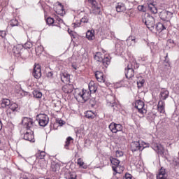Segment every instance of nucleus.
I'll list each match as a JSON object with an SVG mask.
<instances>
[{
	"label": "nucleus",
	"mask_w": 179,
	"mask_h": 179,
	"mask_svg": "<svg viewBox=\"0 0 179 179\" xmlns=\"http://www.w3.org/2000/svg\"><path fill=\"white\" fill-rule=\"evenodd\" d=\"M139 68V64L136 63V60L134 58L129 60V64H128L127 69L124 70V73L127 79H131L135 76V70Z\"/></svg>",
	"instance_id": "nucleus-1"
},
{
	"label": "nucleus",
	"mask_w": 179,
	"mask_h": 179,
	"mask_svg": "<svg viewBox=\"0 0 179 179\" xmlns=\"http://www.w3.org/2000/svg\"><path fill=\"white\" fill-rule=\"evenodd\" d=\"M94 58L96 62L102 64L103 69H107L108 65L111 64V57H110V56H104L103 53L100 52H96L94 55Z\"/></svg>",
	"instance_id": "nucleus-2"
},
{
	"label": "nucleus",
	"mask_w": 179,
	"mask_h": 179,
	"mask_svg": "<svg viewBox=\"0 0 179 179\" xmlns=\"http://www.w3.org/2000/svg\"><path fill=\"white\" fill-rule=\"evenodd\" d=\"M13 52L17 58L26 59L29 57V50L23 48V45H17L13 47Z\"/></svg>",
	"instance_id": "nucleus-3"
},
{
	"label": "nucleus",
	"mask_w": 179,
	"mask_h": 179,
	"mask_svg": "<svg viewBox=\"0 0 179 179\" xmlns=\"http://www.w3.org/2000/svg\"><path fill=\"white\" fill-rule=\"evenodd\" d=\"M109 160L112 164V169L114 171L113 176H115L117 173L121 174L124 172L125 168L124 166L120 165L121 162L118 159L110 157Z\"/></svg>",
	"instance_id": "nucleus-4"
},
{
	"label": "nucleus",
	"mask_w": 179,
	"mask_h": 179,
	"mask_svg": "<svg viewBox=\"0 0 179 179\" xmlns=\"http://www.w3.org/2000/svg\"><path fill=\"white\" fill-rule=\"evenodd\" d=\"M73 94L76 99H81L84 103H86V101L90 99L92 94L85 89L80 90L79 88H76L74 90Z\"/></svg>",
	"instance_id": "nucleus-5"
},
{
	"label": "nucleus",
	"mask_w": 179,
	"mask_h": 179,
	"mask_svg": "<svg viewBox=\"0 0 179 179\" xmlns=\"http://www.w3.org/2000/svg\"><path fill=\"white\" fill-rule=\"evenodd\" d=\"M151 148L157 153L158 156H161V157L167 159V156H169V151L164 149V147H163L162 144L152 143Z\"/></svg>",
	"instance_id": "nucleus-6"
},
{
	"label": "nucleus",
	"mask_w": 179,
	"mask_h": 179,
	"mask_svg": "<svg viewBox=\"0 0 179 179\" xmlns=\"http://www.w3.org/2000/svg\"><path fill=\"white\" fill-rule=\"evenodd\" d=\"M142 22L144 23V24H145L148 29L150 30V31H153V29L156 26L155 20L153 16L147 14L144 16V17H143Z\"/></svg>",
	"instance_id": "nucleus-7"
},
{
	"label": "nucleus",
	"mask_w": 179,
	"mask_h": 179,
	"mask_svg": "<svg viewBox=\"0 0 179 179\" xmlns=\"http://www.w3.org/2000/svg\"><path fill=\"white\" fill-rule=\"evenodd\" d=\"M22 124L24 128L28 131L33 129V127H34V122L33 121V119L28 117H22Z\"/></svg>",
	"instance_id": "nucleus-8"
},
{
	"label": "nucleus",
	"mask_w": 179,
	"mask_h": 179,
	"mask_svg": "<svg viewBox=\"0 0 179 179\" xmlns=\"http://www.w3.org/2000/svg\"><path fill=\"white\" fill-rule=\"evenodd\" d=\"M36 120L40 125V127H47L50 121V118L45 114H39L36 116Z\"/></svg>",
	"instance_id": "nucleus-9"
},
{
	"label": "nucleus",
	"mask_w": 179,
	"mask_h": 179,
	"mask_svg": "<svg viewBox=\"0 0 179 179\" xmlns=\"http://www.w3.org/2000/svg\"><path fill=\"white\" fill-rule=\"evenodd\" d=\"M85 2H87L92 6V13H94V15H100L101 8L96 0H86Z\"/></svg>",
	"instance_id": "nucleus-10"
},
{
	"label": "nucleus",
	"mask_w": 179,
	"mask_h": 179,
	"mask_svg": "<svg viewBox=\"0 0 179 179\" xmlns=\"http://www.w3.org/2000/svg\"><path fill=\"white\" fill-rule=\"evenodd\" d=\"M173 13L166 10H164L159 13L160 19L164 22H170L171 17H173Z\"/></svg>",
	"instance_id": "nucleus-11"
},
{
	"label": "nucleus",
	"mask_w": 179,
	"mask_h": 179,
	"mask_svg": "<svg viewBox=\"0 0 179 179\" xmlns=\"http://www.w3.org/2000/svg\"><path fill=\"white\" fill-rule=\"evenodd\" d=\"M134 107L138 110L140 114H146L147 110L145 108V102H143V101L141 99L136 100Z\"/></svg>",
	"instance_id": "nucleus-12"
},
{
	"label": "nucleus",
	"mask_w": 179,
	"mask_h": 179,
	"mask_svg": "<svg viewBox=\"0 0 179 179\" xmlns=\"http://www.w3.org/2000/svg\"><path fill=\"white\" fill-rule=\"evenodd\" d=\"M108 128L110 131H112V134H117V132L122 131L124 127H122V124L120 123L117 124L115 122H111L109 124Z\"/></svg>",
	"instance_id": "nucleus-13"
},
{
	"label": "nucleus",
	"mask_w": 179,
	"mask_h": 179,
	"mask_svg": "<svg viewBox=\"0 0 179 179\" xmlns=\"http://www.w3.org/2000/svg\"><path fill=\"white\" fill-rule=\"evenodd\" d=\"M144 148L143 144H141L139 141H133L130 144V149L131 152H142Z\"/></svg>",
	"instance_id": "nucleus-14"
},
{
	"label": "nucleus",
	"mask_w": 179,
	"mask_h": 179,
	"mask_svg": "<svg viewBox=\"0 0 179 179\" xmlns=\"http://www.w3.org/2000/svg\"><path fill=\"white\" fill-rule=\"evenodd\" d=\"M32 75L35 79H40L41 78V66L39 64H35Z\"/></svg>",
	"instance_id": "nucleus-15"
},
{
	"label": "nucleus",
	"mask_w": 179,
	"mask_h": 179,
	"mask_svg": "<svg viewBox=\"0 0 179 179\" xmlns=\"http://www.w3.org/2000/svg\"><path fill=\"white\" fill-rule=\"evenodd\" d=\"M106 99L108 107H114V106H115V95L108 94L106 96Z\"/></svg>",
	"instance_id": "nucleus-16"
},
{
	"label": "nucleus",
	"mask_w": 179,
	"mask_h": 179,
	"mask_svg": "<svg viewBox=\"0 0 179 179\" xmlns=\"http://www.w3.org/2000/svg\"><path fill=\"white\" fill-rule=\"evenodd\" d=\"M23 138L25 141H28L29 142H34V132L31 130H28V131L24 134Z\"/></svg>",
	"instance_id": "nucleus-17"
},
{
	"label": "nucleus",
	"mask_w": 179,
	"mask_h": 179,
	"mask_svg": "<svg viewBox=\"0 0 179 179\" xmlns=\"http://www.w3.org/2000/svg\"><path fill=\"white\" fill-rule=\"evenodd\" d=\"M157 110L160 114H166V102L159 100L157 104Z\"/></svg>",
	"instance_id": "nucleus-18"
},
{
	"label": "nucleus",
	"mask_w": 179,
	"mask_h": 179,
	"mask_svg": "<svg viewBox=\"0 0 179 179\" xmlns=\"http://www.w3.org/2000/svg\"><path fill=\"white\" fill-rule=\"evenodd\" d=\"M55 10L56 13H57V15H60V16H64L66 13L64 5L61 3H58V4L55 7Z\"/></svg>",
	"instance_id": "nucleus-19"
},
{
	"label": "nucleus",
	"mask_w": 179,
	"mask_h": 179,
	"mask_svg": "<svg viewBox=\"0 0 179 179\" xmlns=\"http://www.w3.org/2000/svg\"><path fill=\"white\" fill-rule=\"evenodd\" d=\"M169 94L170 93L169 92V90H167V89L162 88L159 94V100H162V101H164V100L169 99Z\"/></svg>",
	"instance_id": "nucleus-20"
},
{
	"label": "nucleus",
	"mask_w": 179,
	"mask_h": 179,
	"mask_svg": "<svg viewBox=\"0 0 179 179\" xmlns=\"http://www.w3.org/2000/svg\"><path fill=\"white\" fill-rule=\"evenodd\" d=\"M95 78L97 82H99L100 83H104L106 82V77H104V73L101 71H96Z\"/></svg>",
	"instance_id": "nucleus-21"
},
{
	"label": "nucleus",
	"mask_w": 179,
	"mask_h": 179,
	"mask_svg": "<svg viewBox=\"0 0 179 179\" xmlns=\"http://www.w3.org/2000/svg\"><path fill=\"white\" fill-rule=\"evenodd\" d=\"M10 103H12L10 99L8 98H2L0 101V108H8Z\"/></svg>",
	"instance_id": "nucleus-22"
},
{
	"label": "nucleus",
	"mask_w": 179,
	"mask_h": 179,
	"mask_svg": "<svg viewBox=\"0 0 179 179\" xmlns=\"http://www.w3.org/2000/svg\"><path fill=\"white\" fill-rule=\"evenodd\" d=\"M115 10L118 13L125 12V10H127V6H125V3L122 2H117L115 6Z\"/></svg>",
	"instance_id": "nucleus-23"
},
{
	"label": "nucleus",
	"mask_w": 179,
	"mask_h": 179,
	"mask_svg": "<svg viewBox=\"0 0 179 179\" xmlns=\"http://www.w3.org/2000/svg\"><path fill=\"white\" fill-rule=\"evenodd\" d=\"M74 89L75 88L73 87V85L72 84H66L62 87V91L64 92V93H66L67 94L72 93Z\"/></svg>",
	"instance_id": "nucleus-24"
},
{
	"label": "nucleus",
	"mask_w": 179,
	"mask_h": 179,
	"mask_svg": "<svg viewBox=\"0 0 179 179\" xmlns=\"http://www.w3.org/2000/svg\"><path fill=\"white\" fill-rule=\"evenodd\" d=\"M60 78L63 83H68V82L71 80V75H69L68 73H62L60 74Z\"/></svg>",
	"instance_id": "nucleus-25"
},
{
	"label": "nucleus",
	"mask_w": 179,
	"mask_h": 179,
	"mask_svg": "<svg viewBox=\"0 0 179 179\" xmlns=\"http://www.w3.org/2000/svg\"><path fill=\"white\" fill-rule=\"evenodd\" d=\"M157 179H167V173H166V169L163 168L160 169L158 175H157Z\"/></svg>",
	"instance_id": "nucleus-26"
},
{
	"label": "nucleus",
	"mask_w": 179,
	"mask_h": 179,
	"mask_svg": "<svg viewBox=\"0 0 179 179\" xmlns=\"http://www.w3.org/2000/svg\"><path fill=\"white\" fill-rule=\"evenodd\" d=\"M12 111V113H15L16 111H19V105L15 102H11L10 106H8V112Z\"/></svg>",
	"instance_id": "nucleus-27"
},
{
	"label": "nucleus",
	"mask_w": 179,
	"mask_h": 179,
	"mask_svg": "<svg viewBox=\"0 0 179 179\" xmlns=\"http://www.w3.org/2000/svg\"><path fill=\"white\" fill-rule=\"evenodd\" d=\"M88 87L90 90L89 92L90 93V94H92V93H96V92H97V87L96 86V84L93 81H91L89 83Z\"/></svg>",
	"instance_id": "nucleus-28"
},
{
	"label": "nucleus",
	"mask_w": 179,
	"mask_h": 179,
	"mask_svg": "<svg viewBox=\"0 0 179 179\" xmlns=\"http://www.w3.org/2000/svg\"><path fill=\"white\" fill-rule=\"evenodd\" d=\"M78 176L76 172H66L64 173V178L66 179H76Z\"/></svg>",
	"instance_id": "nucleus-29"
},
{
	"label": "nucleus",
	"mask_w": 179,
	"mask_h": 179,
	"mask_svg": "<svg viewBox=\"0 0 179 179\" xmlns=\"http://www.w3.org/2000/svg\"><path fill=\"white\" fill-rule=\"evenodd\" d=\"M86 38L90 41L94 40V30H88L86 33Z\"/></svg>",
	"instance_id": "nucleus-30"
},
{
	"label": "nucleus",
	"mask_w": 179,
	"mask_h": 179,
	"mask_svg": "<svg viewBox=\"0 0 179 179\" xmlns=\"http://www.w3.org/2000/svg\"><path fill=\"white\" fill-rule=\"evenodd\" d=\"M143 85H145V78L142 76H139L137 78V87L141 89V87H143Z\"/></svg>",
	"instance_id": "nucleus-31"
},
{
	"label": "nucleus",
	"mask_w": 179,
	"mask_h": 179,
	"mask_svg": "<svg viewBox=\"0 0 179 179\" xmlns=\"http://www.w3.org/2000/svg\"><path fill=\"white\" fill-rule=\"evenodd\" d=\"M155 29L157 30V31H163V30H166V27L163 23L158 22L155 25Z\"/></svg>",
	"instance_id": "nucleus-32"
},
{
	"label": "nucleus",
	"mask_w": 179,
	"mask_h": 179,
	"mask_svg": "<svg viewBox=\"0 0 179 179\" xmlns=\"http://www.w3.org/2000/svg\"><path fill=\"white\" fill-rule=\"evenodd\" d=\"M148 10H150L151 13H153L154 15H156V13H157V8L153 3H150L148 5Z\"/></svg>",
	"instance_id": "nucleus-33"
},
{
	"label": "nucleus",
	"mask_w": 179,
	"mask_h": 179,
	"mask_svg": "<svg viewBox=\"0 0 179 179\" xmlns=\"http://www.w3.org/2000/svg\"><path fill=\"white\" fill-rule=\"evenodd\" d=\"M45 22L48 26H55L54 24H55V19L54 17H48L45 18Z\"/></svg>",
	"instance_id": "nucleus-34"
},
{
	"label": "nucleus",
	"mask_w": 179,
	"mask_h": 179,
	"mask_svg": "<svg viewBox=\"0 0 179 179\" xmlns=\"http://www.w3.org/2000/svg\"><path fill=\"white\" fill-rule=\"evenodd\" d=\"M55 24L54 26H57V27H59V24H61V23H64V20L62 19H61V17H59L57 15L55 16Z\"/></svg>",
	"instance_id": "nucleus-35"
},
{
	"label": "nucleus",
	"mask_w": 179,
	"mask_h": 179,
	"mask_svg": "<svg viewBox=\"0 0 179 179\" xmlns=\"http://www.w3.org/2000/svg\"><path fill=\"white\" fill-rule=\"evenodd\" d=\"M73 142V138L71 136H69L66 138V142H65V145H64V148L69 150V145H71V143Z\"/></svg>",
	"instance_id": "nucleus-36"
},
{
	"label": "nucleus",
	"mask_w": 179,
	"mask_h": 179,
	"mask_svg": "<svg viewBox=\"0 0 179 179\" xmlns=\"http://www.w3.org/2000/svg\"><path fill=\"white\" fill-rule=\"evenodd\" d=\"M32 94L35 99H41L43 97V93L37 90H34Z\"/></svg>",
	"instance_id": "nucleus-37"
},
{
	"label": "nucleus",
	"mask_w": 179,
	"mask_h": 179,
	"mask_svg": "<svg viewBox=\"0 0 179 179\" xmlns=\"http://www.w3.org/2000/svg\"><path fill=\"white\" fill-rule=\"evenodd\" d=\"M85 117H86V118H88L89 120H93V118H94L96 117V115L94 114V113H93V111L87 110L85 113Z\"/></svg>",
	"instance_id": "nucleus-38"
},
{
	"label": "nucleus",
	"mask_w": 179,
	"mask_h": 179,
	"mask_svg": "<svg viewBox=\"0 0 179 179\" xmlns=\"http://www.w3.org/2000/svg\"><path fill=\"white\" fill-rule=\"evenodd\" d=\"M36 159H40L41 160L45 157V152L38 150V153L36 154Z\"/></svg>",
	"instance_id": "nucleus-39"
},
{
	"label": "nucleus",
	"mask_w": 179,
	"mask_h": 179,
	"mask_svg": "<svg viewBox=\"0 0 179 179\" xmlns=\"http://www.w3.org/2000/svg\"><path fill=\"white\" fill-rule=\"evenodd\" d=\"M61 166L58 164H52L51 170L53 173H57V171H59Z\"/></svg>",
	"instance_id": "nucleus-40"
},
{
	"label": "nucleus",
	"mask_w": 179,
	"mask_h": 179,
	"mask_svg": "<svg viewBox=\"0 0 179 179\" xmlns=\"http://www.w3.org/2000/svg\"><path fill=\"white\" fill-rule=\"evenodd\" d=\"M77 164L80 167H83V169H87V166H86V165L84 166L85 162H83V159H82V158H79V159H77Z\"/></svg>",
	"instance_id": "nucleus-41"
},
{
	"label": "nucleus",
	"mask_w": 179,
	"mask_h": 179,
	"mask_svg": "<svg viewBox=\"0 0 179 179\" xmlns=\"http://www.w3.org/2000/svg\"><path fill=\"white\" fill-rule=\"evenodd\" d=\"M80 23H89V15L85 14L84 16L80 20Z\"/></svg>",
	"instance_id": "nucleus-42"
},
{
	"label": "nucleus",
	"mask_w": 179,
	"mask_h": 179,
	"mask_svg": "<svg viewBox=\"0 0 179 179\" xmlns=\"http://www.w3.org/2000/svg\"><path fill=\"white\" fill-rule=\"evenodd\" d=\"M23 48H24V50H30V48H31V47H33V43L30 41H27V43H25L24 45H22Z\"/></svg>",
	"instance_id": "nucleus-43"
},
{
	"label": "nucleus",
	"mask_w": 179,
	"mask_h": 179,
	"mask_svg": "<svg viewBox=\"0 0 179 179\" xmlns=\"http://www.w3.org/2000/svg\"><path fill=\"white\" fill-rule=\"evenodd\" d=\"M127 43H131V44H135L136 43V38L135 36H130L129 38L127 39Z\"/></svg>",
	"instance_id": "nucleus-44"
},
{
	"label": "nucleus",
	"mask_w": 179,
	"mask_h": 179,
	"mask_svg": "<svg viewBox=\"0 0 179 179\" xmlns=\"http://www.w3.org/2000/svg\"><path fill=\"white\" fill-rule=\"evenodd\" d=\"M36 54H41V52H43V51H44V47H43V45H38L36 49Z\"/></svg>",
	"instance_id": "nucleus-45"
},
{
	"label": "nucleus",
	"mask_w": 179,
	"mask_h": 179,
	"mask_svg": "<svg viewBox=\"0 0 179 179\" xmlns=\"http://www.w3.org/2000/svg\"><path fill=\"white\" fill-rule=\"evenodd\" d=\"M10 24L12 27H15V26H19V21L16 19H13L10 22Z\"/></svg>",
	"instance_id": "nucleus-46"
},
{
	"label": "nucleus",
	"mask_w": 179,
	"mask_h": 179,
	"mask_svg": "<svg viewBox=\"0 0 179 179\" xmlns=\"http://www.w3.org/2000/svg\"><path fill=\"white\" fill-rule=\"evenodd\" d=\"M68 32L70 34L72 41H73V38H78V35L76 33L73 32L72 31H69V30H68Z\"/></svg>",
	"instance_id": "nucleus-47"
},
{
	"label": "nucleus",
	"mask_w": 179,
	"mask_h": 179,
	"mask_svg": "<svg viewBox=\"0 0 179 179\" xmlns=\"http://www.w3.org/2000/svg\"><path fill=\"white\" fill-rule=\"evenodd\" d=\"M116 157H122L124 156V152L121 150H117L115 152Z\"/></svg>",
	"instance_id": "nucleus-48"
},
{
	"label": "nucleus",
	"mask_w": 179,
	"mask_h": 179,
	"mask_svg": "<svg viewBox=\"0 0 179 179\" xmlns=\"http://www.w3.org/2000/svg\"><path fill=\"white\" fill-rule=\"evenodd\" d=\"M122 179H132V175L130 173H127Z\"/></svg>",
	"instance_id": "nucleus-49"
},
{
	"label": "nucleus",
	"mask_w": 179,
	"mask_h": 179,
	"mask_svg": "<svg viewBox=\"0 0 179 179\" xmlns=\"http://www.w3.org/2000/svg\"><path fill=\"white\" fill-rule=\"evenodd\" d=\"M0 36L2 37V38H5V37H6V31H0Z\"/></svg>",
	"instance_id": "nucleus-50"
},
{
	"label": "nucleus",
	"mask_w": 179,
	"mask_h": 179,
	"mask_svg": "<svg viewBox=\"0 0 179 179\" xmlns=\"http://www.w3.org/2000/svg\"><path fill=\"white\" fill-rule=\"evenodd\" d=\"M53 77H54V73H52V71H49L47 73V78H49L50 79H52Z\"/></svg>",
	"instance_id": "nucleus-51"
},
{
	"label": "nucleus",
	"mask_w": 179,
	"mask_h": 179,
	"mask_svg": "<svg viewBox=\"0 0 179 179\" xmlns=\"http://www.w3.org/2000/svg\"><path fill=\"white\" fill-rule=\"evenodd\" d=\"M2 6L6 7L8 6V5H9V0H4L2 3H1Z\"/></svg>",
	"instance_id": "nucleus-52"
},
{
	"label": "nucleus",
	"mask_w": 179,
	"mask_h": 179,
	"mask_svg": "<svg viewBox=\"0 0 179 179\" xmlns=\"http://www.w3.org/2000/svg\"><path fill=\"white\" fill-rule=\"evenodd\" d=\"M165 62H166V64H169V55L166 54V55L165 56Z\"/></svg>",
	"instance_id": "nucleus-53"
},
{
	"label": "nucleus",
	"mask_w": 179,
	"mask_h": 179,
	"mask_svg": "<svg viewBox=\"0 0 179 179\" xmlns=\"http://www.w3.org/2000/svg\"><path fill=\"white\" fill-rule=\"evenodd\" d=\"M58 124H59L61 126L64 125V124H65V122H64V120H58Z\"/></svg>",
	"instance_id": "nucleus-54"
},
{
	"label": "nucleus",
	"mask_w": 179,
	"mask_h": 179,
	"mask_svg": "<svg viewBox=\"0 0 179 179\" xmlns=\"http://www.w3.org/2000/svg\"><path fill=\"white\" fill-rule=\"evenodd\" d=\"M3 127V124L2 123V120L0 119V131H2Z\"/></svg>",
	"instance_id": "nucleus-55"
},
{
	"label": "nucleus",
	"mask_w": 179,
	"mask_h": 179,
	"mask_svg": "<svg viewBox=\"0 0 179 179\" xmlns=\"http://www.w3.org/2000/svg\"><path fill=\"white\" fill-rule=\"evenodd\" d=\"M71 66L73 69H75V71H76V69H78V66L76 64H72Z\"/></svg>",
	"instance_id": "nucleus-56"
},
{
	"label": "nucleus",
	"mask_w": 179,
	"mask_h": 179,
	"mask_svg": "<svg viewBox=\"0 0 179 179\" xmlns=\"http://www.w3.org/2000/svg\"><path fill=\"white\" fill-rule=\"evenodd\" d=\"M54 125L55 124H52V123L50 124V128L51 130L54 129Z\"/></svg>",
	"instance_id": "nucleus-57"
},
{
	"label": "nucleus",
	"mask_w": 179,
	"mask_h": 179,
	"mask_svg": "<svg viewBox=\"0 0 179 179\" xmlns=\"http://www.w3.org/2000/svg\"><path fill=\"white\" fill-rule=\"evenodd\" d=\"M174 166H178L179 163L176 161H173Z\"/></svg>",
	"instance_id": "nucleus-58"
},
{
	"label": "nucleus",
	"mask_w": 179,
	"mask_h": 179,
	"mask_svg": "<svg viewBox=\"0 0 179 179\" xmlns=\"http://www.w3.org/2000/svg\"><path fill=\"white\" fill-rule=\"evenodd\" d=\"M116 87H121L122 86V84H115Z\"/></svg>",
	"instance_id": "nucleus-59"
},
{
	"label": "nucleus",
	"mask_w": 179,
	"mask_h": 179,
	"mask_svg": "<svg viewBox=\"0 0 179 179\" xmlns=\"http://www.w3.org/2000/svg\"><path fill=\"white\" fill-rule=\"evenodd\" d=\"M141 8H143V6H139L138 7V9H141Z\"/></svg>",
	"instance_id": "nucleus-60"
},
{
	"label": "nucleus",
	"mask_w": 179,
	"mask_h": 179,
	"mask_svg": "<svg viewBox=\"0 0 179 179\" xmlns=\"http://www.w3.org/2000/svg\"><path fill=\"white\" fill-rule=\"evenodd\" d=\"M169 43H173L174 44V41H170Z\"/></svg>",
	"instance_id": "nucleus-61"
},
{
	"label": "nucleus",
	"mask_w": 179,
	"mask_h": 179,
	"mask_svg": "<svg viewBox=\"0 0 179 179\" xmlns=\"http://www.w3.org/2000/svg\"><path fill=\"white\" fill-rule=\"evenodd\" d=\"M80 26V24H79V25H77V27H79Z\"/></svg>",
	"instance_id": "nucleus-62"
},
{
	"label": "nucleus",
	"mask_w": 179,
	"mask_h": 179,
	"mask_svg": "<svg viewBox=\"0 0 179 179\" xmlns=\"http://www.w3.org/2000/svg\"><path fill=\"white\" fill-rule=\"evenodd\" d=\"M0 143H1V141H0Z\"/></svg>",
	"instance_id": "nucleus-63"
}]
</instances>
